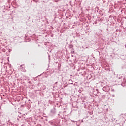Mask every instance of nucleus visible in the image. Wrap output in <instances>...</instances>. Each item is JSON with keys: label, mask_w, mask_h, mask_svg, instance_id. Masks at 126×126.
Instances as JSON below:
<instances>
[{"label": "nucleus", "mask_w": 126, "mask_h": 126, "mask_svg": "<svg viewBox=\"0 0 126 126\" xmlns=\"http://www.w3.org/2000/svg\"><path fill=\"white\" fill-rule=\"evenodd\" d=\"M12 105H13L14 106V105H15V104H13V103H12Z\"/></svg>", "instance_id": "obj_1"}]
</instances>
